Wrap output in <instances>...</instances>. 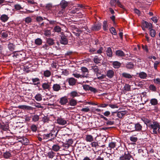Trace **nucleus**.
Returning <instances> with one entry per match:
<instances>
[{"mask_svg":"<svg viewBox=\"0 0 160 160\" xmlns=\"http://www.w3.org/2000/svg\"><path fill=\"white\" fill-rule=\"evenodd\" d=\"M150 30V35L152 37H154L156 35V31L154 29L151 28Z\"/></svg>","mask_w":160,"mask_h":160,"instance_id":"nucleus-47","label":"nucleus"},{"mask_svg":"<svg viewBox=\"0 0 160 160\" xmlns=\"http://www.w3.org/2000/svg\"><path fill=\"white\" fill-rule=\"evenodd\" d=\"M134 65L133 63L131 62H128L126 66V68L128 69H131L134 67Z\"/></svg>","mask_w":160,"mask_h":160,"instance_id":"nucleus-41","label":"nucleus"},{"mask_svg":"<svg viewBox=\"0 0 160 160\" xmlns=\"http://www.w3.org/2000/svg\"><path fill=\"white\" fill-rule=\"evenodd\" d=\"M150 102L152 105L155 106L158 104V101L156 99L152 98L151 99Z\"/></svg>","mask_w":160,"mask_h":160,"instance_id":"nucleus-36","label":"nucleus"},{"mask_svg":"<svg viewBox=\"0 0 160 160\" xmlns=\"http://www.w3.org/2000/svg\"><path fill=\"white\" fill-rule=\"evenodd\" d=\"M55 155L56 153L52 151H49L47 153V156L48 157L51 159L52 158L55 156Z\"/></svg>","mask_w":160,"mask_h":160,"instance_id":"nucleus-24","label":"nucleus"},{"mask_svg":"<svg viewBox=\"0 0 160 160\" xmlns=\"http://www.w3.org/2000/svg\"><path fill=\"white\" fill-rule=\"evenodd\" d=\"M139 76L141 78L145 79L147 77V74L144 72H141L139 73Z\"/></svg>","mask_w":160,"mask_h":160,"instance_id":"nucleus-37","label":"nucleus"},{"mask_svg":"<svg viewBox=\"0 0 160 160\" xmlns=\"http://www.w3.org/2000/svg\"><path fill=\"white\" fill-rule=\"evenodd\" d=\"M101 60V59L97 56H95L93 59L94 62L97 64L100 63Z\"/></svg>","mask_w":160,"mask_h":160,"instance_id":"nucleus-45","label":"nucleus"},{"mask_svg":"<svg viewBox=\"0 0 160 160\" xmlns=\"http://www.w3.org/2000/svg\"><path fill=\"white\" fill-rule=\"evenodd\" d=\"M110 31L114 35H116L117 34V32L114 28L112 27L110 28Z\"/></svg>","mask_w":160,"mask_h":160,"instance_id":"nucleus-58","label":"nucleus"},{"mask_svg":"<svg viewBox=\"0 0 160 160\" xmlns=\"http://www.w3.org/2000/svg\"><path fill=\"white\" fill-rule=\"evenodd\" d=\"M32 120L34 122H36L38 121L39 119V116L37 115H34L32 116Z\"/></svg>","mask_w":160,"mask_h":160,"instance_id":"nucleus-43","label":"nucleus"},{"mask_svg":"<svg viewBox=\"0 0 160 160\" xmlns=\"http://www.w3.org/2000/svg\"><path fill=\"white\" fill-rule=\"evenodd\" d=\"M67 81L70 86H73L75 85L77 80L73 78H71L67 79Z\"/></svg>","mask_w":160,"mask_h":160,"instance_id":"nucleus-10","label":"nucleus"},{"mask_svg":"<svg viewBox=\"0 0 160 160\" xmlns=\"http://www.w3.org/2000/svg\"><path fill=\"white\" fill-rule=\"evenodd\" d=\"M102 27L104 30L106 31L108 29V25L106 21H104L103 22Z\"/></svg>","mask_w":160,"mask_h":160,"instance_id":"nucleus-50","label":"nucleus"},{"mask_svg":"<svg viewBox=\"0 0 160 160\" xmlns=\"http://www.w3.org/2000/svg\"><path fill=\"white\" fill-rule=\"evenodd\" d=\"M109 148L110 149L114 148L116 146V143L111 142L109 144Z\"/></svg>","mask_w":160,"mask_h":160,"instance_id":"nucleus-53","label":"nucleus"},{"mask_svg":"<svg viewBox=\"0 0 160 160\" xmlns=\"http://www.w3.org/2000/svg\"><path fill=\"white\" fill-rule=\"evenodd\" d=\"M32 82L34 85H37L40 84V79L38 78H32Z\"/></svg>","mask_w":160,"mask_h":160,"instance_id":"nucleus-28","label":"nucleus"},{"mask_svg":"<svg viewBox=\"0 0 160 160\" xmlns=\"http://www.w3.org/2000/svg\"><path fill=\"white\" fill-rule=\"evenodd\" d=\"M114 72L112 70H109L107 72L106 76L109 78H112L114 76Z\"/></svg>","mask_w":160,"mask_h":160,"instance_id":"nucleus-14","label":"nucleus"},{"mask_svg":"<svg viewBox=\"0 0 160 160\" xmlns=\"http://www.w3.org/2000/svg\"><path fill=\"white\" fill-rule=\"evenodd\" d=\"M69 105L72 106H74L77 104V102L76 100L72 98L69 101Z\"/></svg>","mask_w":160,"mask_h":160,"instance_id":"nucleus-30","label":"nucleus"},{"mask_svg":"<svg viewBox=\"0 0 160 160\" xmlns=\"http://www.w3.org/2000/svg\"><path fill=\"white\" fill-rule=\"evenodd\" d=\"M159 123L158 122L153 120L149 126L148 128L152 130L151 133L152 134H157V130L159 127Z\"/></svg>","mask_w":160,"mask_h":160,"instance_id":"nucleus-2","label":"nucleus"},{"mask_svg":"<svg viewBox=\"0 0 160 160\" xmlns=\"http://www.w3.org/2000/svg\"><path fill=\"white\" fill-rule=\"evenodd\" d=\"M127 128L129 130L130 132L134 131L135 124L132 122L129 123L127 127Z\"/></svg>","mask_w":160,"mask_h":160,"instance_id":"nucleus-17","label":"nucleus"},{"mask_svg":"<svg viewBox=\"0 0 160 160\" xmlns=\"http://www.w3.org/2000/svg\"><path fill=\"white\" fill-rule=\"evenodd\" d=\"M52 89L54 91L58 92L61 89V87L60 84L57 83L54 84L52 86Z\"/></svg>","mask_w":160,"mask_h":160,"instance_id":"nucleus-15","label":"nucleus"},{"mask_svg":"<svg viewBox=\"0 0 160 160\" xmlns=\"http://www.w3.org/2000/svg\"><path fill=\"white\" fill-rule=\"evenodd\" d=\"M35 43L37 45H40L42 44V40L41 38H38L35 40Z\"/></svg>","mask_w":160,"mask_h":160,"instance_id":"nucleus-39","label":"nucleus"},{"mask_svg":"<svg viewBox=\"0 0 160 160\" xmlns=\"http://www.w3.org/2000/svg\"><path fill=\"white\" fill-rule=\"evenodd\" d=\"M106 54L108 56L111 57L112 56V52L111 48L108 47L107 48L106 50Z\"/></svg>","mask_w":160,"mask_h":160,"instance_id":"nucleus-31","label":"nucleus"},{"mask_svg":"<svg viewBox=\"0 0 160 160\" xmlns=\"http://www.w3.org/2000/svg\"><path fill=\"white\" fill-rule=\"evenodd\" d=\"M132 158L131 155L128 151L125 152L124 154L120 157V160H130Z\"/></svg>","mask_w":160,"mask_h":160,"instance_id":"nucleus-3","label":"nucleus"},{"mask_svg":"<svg viewBox=\"0 0 160 160\" xmlns=\"http://www.w3.org/2000/svg\"><path fill=\"white\" fill-rule=\"evenodd\" d=\"M35 98L37 101H40L42 100V95L39 93L38 94L35 96Z\"/></svg>","mask_w":160,"mask_h":160,"instance_id":"nucleus-44","label":"nucleus"},{"mask_svg":"<svg viewBox=\"0 0 160 160\" xmlns=\"http://www.w3.org/2000/svg\"><path fill=\"white\" fill-rule=\"evenodd\" d=\"M149 89L152 91H156V87L153 85H150L149 86Z\"/></svg>","mask_w":160,"mask_h":160,"instance_id":"nucleus-60","label":"nucleus"},{"mask_svg":"<svg viewBox=\"0 0 160 160\" xmlns=\"http://www.w3.org/2000/svg\"><path fill=\"white\" fill-rule=\"evenodd\" d=\"M90 89L89 90H90L91 92H93L94 93L97 92L98 91V90L96 88L92 87L90 86Z\"/></svg>","mask_w":160,"mask_h":160,"instance_id":"nucleus-63","label":"nucleus"},{"mask_svg":"<svg viewBox=\"0 0 160 160\" xmlns=\"http://www.w3.org/2000/svg\"><path fill=\"white\" fill-rule=\"evenodd\" d=\"M86 140L88 142H92L93 141V136L91 135H86Z\"/></svg>","mask_w":160,"mask_h":160,"instance_id":"nucleus-26","label":"nucleus"},{"mask_svg":"<svg viewBox=\"0 0 160 160\" xmlns=\"http://www.w3.org/2000/svg\"><path fill=\"white\" fill-rule=\"evenodd\" d=\"M46 42L47 43L49 46L52 45L54 43L53 39L51 38H47L46 40Z\"/></svg>","mask_w":160,"mask_h":160,"instance_id":"nucleus-29","label":"nucleus"},{"mask_svg":"<svg viewBox=\"0 0 160 160\" xmlns=\"http://www.w3.org/2000/svg\"><path fill=\"white\" fill-rule=\"evenodd\" d=\"M142 126L139 122H138L136 124H135L134 131L138 132L142 130Z\"/></svg>","mask_w":160,"mask_h":160,"instance_id":"nucleus-18","label":"nucleus"},{"mask_svg":"<svg viewBox=\"0 0 160 160\" xmlns=\"http://www.w3.org/2000/svg\"><path fill=\"white\" fill-rule=\"evenodd\" d=\"M91 145L92 147H94L96 148H98L99 147V145L98 142H92L91 143Z\"/></svg>","mask_w":160,"mask_h":160,"instance_id":"nucleus-56","label":"nucleus"},{"mask_svg":"<svg viewBox=\"0 0 160 160\" xmlns=\"http://www.w3.org/2000/svg\"><path fill=\"white\" fill-rule=\"evenodd\" d=\"M42 87L43 89L44 90H49L50 88V85L49 84V83L48 82H45L43 83L42 85Z\"/></svg>","mask_w":160,"mask_h":160,"instance_id":"nucleus-19","label":"nucleus"},{"mask_svg":"<svg viewBox=\"0 0 160 160\" xmlns=\"http://www.w3.org/2000/svg\"><path fill=\"white\" fill-rule=\"evenodd\" d=\"M130 139L131 141L134 142H135L137 141L138 138L137 137H135L134 136L132 135L130 137Z\"/></svg>","mask_w":160,"mask_h":160,"instance_id":"nucleus-55","label":"nucleus"},{"mask_svg":"<svg viewBox=\"0 0 160 160\" xmlns=\"http://www.w3.org/2000/svg\"><path fill=\"white\" fill-rule=\"evenodd\" d=\"M44 35L47 37H49L51 35V30L48 29H46L44 31Z\"/></svg>","mask_w":160,"mask_h":160,"instance_id":"nucleus-35","label":"nucleus"},{"mask_svg":"<svg viewBox=\"0 0 160 160\" xmlns=\"http://www.w3.org/2000/svg\"><path fill=\"white\" fill-rule=\"evenodd\" d=\"M83 6L82 5L78 4L77 8H75V9L72 10V13H78L79 14V12H78L81 10V9L83 8Z\"/></svg>","mask_w":160,"mask_h":160,"instance_id":"nucleus-13","label":"nucleus"},{"mask_svg":"<svg viewBox=\"0 0 160 160\" xmlns=\"http://www.w3.org/2000/svg\"><path fill=\"white\" fill-rule=\"evenodd\" d=\"M143 121L144 122V123L147 126L149 127V126L151 124L152 121L147 119V118H144L142 119Z\"/></svg>","mask_w":160,"mask_h":160,"instance_id":"nucleus-33","label":"nucleus"},{"mask_svg":"<svg viewBox=\"0 0 160 160\" xmlns=\"http://www.w3.org/2000/svg\"><path fill=\"white\" fill-rule=\"evenodd\" d=\"M11 154L9 152L6 151L3 154V157L6 158H9L11 156Z\"/></svg>","mask_w":160,"mask_h":160,"instance_id":"nucleus-42","label":"nucleus"},{"mask_svg":"<svg viewBox=\"0 0 160 160\" xmlns=\"http://www.w3.org/2000/svg\"><path fill=\"white\" fill-rule=\"evenodd\" d=\"M45 19H46L47 20H48L49 22V23L50 24L54 25V24H56V23L57 22L56 21L54 20H49L48 19H47L46 18L44 17Z\"/></svg>","mask_w":160,"mask_h":160,"instance_id":"nucleus-61","label":"nucleus"},{"mask_svg":"<svg viewBox=\"0 0 160 160\" xmlns=\"http://www.w3.org/2000/svg\"><path fill=\"white\" fill-rule=\"evenodd\" d=\"M54 30L56 32H60L61 31V28L59 26H57L54 28Z\"/></svg>","mask_w":160,"mask_h":160,"instance_id":"nucleus-52","label":"nucleus"},{"mask_svg":"<svg viewBox=\"0 0 160 160\" xmlns=\"http://www.w3.org/2000/svg\"><path fill=\"white\" fill-rule=\"evenodd\" d=\"M81 32V31L79 29H77L73 31V33L76 36H80Z\"/></svg>","mask_w":160,"mask_h":160,"instance_id":"nucleus-38","label":"nucleus"},{"mask_svg":"<svg viewBox=\"0 0 160 160\" xmlns=\"http://www.w3.org/2000/svg\"><path fill=\"white\" fill-rule=\"evenodd\" d=\"M81 70L82 73V77L87 78L88 76V68L85 67H82L81 68Z\"/></svg>","mask_w":160,"mask_h":160,"instance_id":"nucleus-4","label":"nucleus"},{"mask_svg":"<svg viewBox=\"0 0 160 160\" xmlns=\"http://www.w3.org/2000/svg\"><path fill=\"white\" fill-rule=\"evenodd\" d=\"M60 5L61 6V7L62 8L64 9L67 6L68 3L67 2H65V1H62L60 3Z\"/></svg>","mask_w":160,"mask_h":160,"instance_id":"nucleus-46","label":"nucleus"},{"mask_svg":"<svg viewBox=\"0 0 160 160\" xmlns=\"http://www.w3.org/2000/svg\"><path fill=\"white\" fill-rule=\"evenodd\" d=\"M127 110L121 111L117 112V116L119 118H122L128 113Z\"/></svg>","mask_w":160,"mask_h":160,"instance_id":"nucleus-11","label":"nucleus"},{"mask_svg":"<svg viewBox=\"0 0 160 160\" xmlns=\"http://www.w3.org/2000/svg\"><path fill=\"white\" fill-rule=\"evenodd\" d=\"M56 121L58 124L61 125H65L67 123V122L66 120H65L63 118H58L57 119Z\"/></svg>","mask_w":160,"mask_h":160,"instance_id":"nucleus-9","label":"nucleus"},{"mask_svg":"<svg viewBox=\"0 0 160 160\" xmlns=\"http://www.w3.org/2000/svg\"><path fill=\"white\" fill-rule=\"evenodd\" d=\"M31 128L33 132H35L37 130V127L34 124H32L31 125Z\"/></svg>","mask_w":160,"mask_h":160,"instance_id":"nucleus-59","label":"nucleus"},{"mask_svg":"<svg viewBox=\"0 0 160 160\" xmlns=\"http://www.w3.org/2000/svg\"><path fill=\"white\" fill-rule=\"evenodd\" d=\"M68 98L67 96H65L60 98L59 101L60 104L62 105H64L68 103Z\"/></svg>","mask_w":160,"mask_h":160,"instance_id":"nucleus-5","label":"nucleus"},{"mask_svg":"<svg viewBox=\"0 0 160 160\" xmlns=\"http://www.w3.org/2000/svg\"><path fill=\"white\" fill-rule=\"evenodd\" d=\"M9 19V17L6 14L2 15L0 18V19L2 22H5L8 21Z\"/></svg>","mask_w":160,"mask_h":160,"instance_id":"nucleus-20","label":"nucleus"},{"mask_svg":"<svg viewBox=\"0 0 160 160\" xmlns=\"http://www.w3.org/2000/svg\"><path fill=\"white\" fill-rule=\"evenodd\" d=\"M122 76L125 78L128 79H130L132 78V75L126 72L122 73Z\"/></svg>","mask_w":160,"mask_h":160,"instance_id":"nucleus-21","label":"nucleus"},{"mask_svg":"<svg viewBox=\"0 0 160 160\" xmlns=\"http://www.w3.org/2000/svg\"><path fill=\"white\" fill-rule=\"evenodd\" d=\"M70 96L72 98H74L75 97H78L79 96V94L76 91H72L69 93Z\"/></svg>","mask_w":160,"mask_h":160,"instance_id":"nucleus-22","label":"nucleus"},{"mask_svg":"<svg viewBox=\"0 0 160 160\" xmlns=\"http://www.w3.org/2000/svg\"><path fill=\"white\" fill-rule=\"evenodd\" d=\"M111 156L110 154L106 153V156H105L104 158H103L104 160H112L110 158Z\"/></svg>","mask_w":160,"mask_h":160,"instance_id":"nucleus-54","label":"nucleus"},{"mask_svg":"<svg viewBox=\"0 0 160 160\" xmlns=\"http://www.w3.org/2000/svg\"><path fill=\"white\" fill-rule=\"evenodd\" d=\"M44 19H45L44 18L41 16H37L36 18V21L38 23L41 22Z\"/></svg>","mask_w":160,"mask_h":160,"instance_id":"nucleus-49","label":"nucleus"},{"mask_svg":"<svg viewBox=\"0 0 160 160\" xmlns=\"http://www.w3.org/2000/svg\"><path fill=\"white\" fill-rule=\"evenodd\" d=\"M9 32L5 30H2L0 33V37L1 39H6L8 37Z\"/></svg>","mask_w":160,"mask_h":160,"instance_id":"nucleus-6","label":"nucleus"},{"mask_svg":"<svg viewBox=\"0 0 160 160\" xmlns=\"http://www.w3.org/2000/svg\"><path fill=\"white\" fill-rule=\"evenodd\" d=\"M58 132L57 130L53 129L49 133L44 134L42 136L43 139H48L49 140L52 141L56 137Z\"/></svg>","mask_w":160,"mask_h":160,"instance_id":"nucleus-1","label":"nucleus"},{"mask_svg":"<svg viewBox=\"0 0 160 160\" xmlns=\"http://www.w3.org/2000/svg\"><path fill=\"white\" fill-rule=\"evenodd\" d=\"M60 148V147L57 144H54L52 146V150L55 152L58 151Z\"/></svg>","mask_w":160,"mask_h":160,"instance_id":"nucleus-34","label":"nucleus"},{"mask_svg":"<svg viewBox=\"0 0 160 160\" xmlns=\"http://www.w3.org/2000/svg\"><path fill=\"white\" fill-rule=\"evenodd\" d=\"M21 55V54H20L19 52L15 53L13 54L12 56L13 57L14 59L18 58L19 59H20L19 58Z\"/></svg>","mask_w":160,"mask_h":160,"instance_id":"nucleus-51","label":"nucleus"},{"mask_svg":"<svg viewBox=\"0 0 160 160\" xmlns=\"http://www.w3.org/2000/svg\"><path fill=\"white\" fill-rule=\"evenodd\" d=\"M116 56L120 57H123L125 55L124 53L120 50L116 51Z\"/></svg>","mask_w":160,"mask_h":160,"instance_id":"nucleus-23","label":"nucleus"},{"mask_svg":"<svg viewBox=\"0 0 160 160\" xmlns=\"http://www.w3.org/2000/svg\"><path fill=\"white\" fill-rule=\"evenodd\" d=\"M43 75L46 77H49L51 75V72L48 70H46L44 72Z\"/></svg>","mask_w":160,"mask_h":160,"instance_id":"nucleus-40","label":"nucleus"},{"mask_svg":"<svg viewBox=\"0 0 160 160\" xmlns=\"http://www.w3.org/2000/svg\"><path fill=\"white\" fill-rule=\"evenodd\" d=\"M8 129V127L7 125L3 123H0V130H2L4 131H6Z\"/></svg>","mask_w":160,"mask_h":160,"instance_id":"nucleus-32","label":"nucleus"},{"mask_svg":"<svg viewBox=\"0 0 160 160\" xmlns=\"http://www.w3.org/2000/svg\"><path fill=\"white\" fill-rule=\"evenodd\" d=\"M101 24L98 23L93 25L92 27V29L93 30L98 31L101 28Z\"/></svg>","mask_w":160,"mask_h":160,"instance_id":"nucleus-16","label":"nucleus"},{"mask_svg":"<svg viewBox=\"0 0 160 160\" xmlns=\"http://www.w3.org/2000/svg\"><path fill=\"white\" fill-rule=\"evenodd\" d=\"M142 25L143 27L146 28H148L149 29H151L152 28V25L151 23H148L145 21H143L142 23Z\"/></svg>","mask_w":160,"mask_h":160,"instance_id":"nucleus-12","label":"nucleus"},{"mask_svg":"<svg viewBox=\"0 0 160 160\" xmlns=\"http://www.w3.org/2000/svg\"><path fill=\"white\" fill-rule=\"evenodd\" d=\"M108 106L111 108L114 109L115 108H118V107L117 105L116 104H109Z\"/></svg>","mask_w":160,"mask_h":160,"instance_id":"nucleus-64","label":"nucleus"},{"mask_svg":"<svg viewBox=\"0 0 160 160\" xmlns=\"http://www.w3.org/2000/svg\"><path fill=\"white\" fill-rule=\"evenodd\" d=\"M60 42L62 44H67L68 43V41L67 37L64 35H62L61 36Z\"/></svg>","mask_w":160,"mask_h":160,"instance_id":"nucleus-8","label":"nucleus"},{"mask_svg":"<svg viewBox=\"0 0 160 160\" xmlns=\"http://www.w3.org/2000/svg\"><path fill=\"white\" fill-rule=\"evenodd\" d=\"M24 21L26 23L28 24L31 22L32 19L30 17H27L25 18Z\"/></svg>","mask_w":160,"mask_h":160,"instance_id":"nucleus-57","label":"nucleus"},{"mask_svg":"<svg viewBox=\"0 0 160 160\" xmlns=\"http://www.w3.org/2000/svg\"><path fill=\"white\" fill-rule=\"evenodd\" d=\"M94 73L96 74L97 77V78L98 79L101 80L105 78L106 77L105 75L103 74H101V71L99 69L98 70V71H96Z\"/></svg>","mask_w":160,"mask_h":160,"instance_id":"nucleus-7","label":"nucleus"},{"mask_svg":"<svg viewBox=\"0 0 160 160\" xmlns=\"http://www.w3.org/2000/svg\"><path fill=\"white\" fill-rule=\"evenodd\" d=\"M8 47L9 50L10 51H13L15 49V45L13 43L9 42Z\"/></svg>","mask_w":160,"mask_h":160,"instance_id":"nucleus-27","label":"nucleus"},{"mask_svg":"<svg viewBox=\"0 0 160 160\" xmlns=\"http://www.w3.org/2000/svg\"><path fill=\"white\" fill-rule=\"evenodd\" d=\"M124 90L126 91H131V86L128 84H126L124 87Z\"/></svg>","mask_w":160,"mask_h":160,"instance_id":"nucleus-48","label":"nucleus"},{"mask_svg":"<svg viewBox=\"0 0 160 160\" xmlns=\"http://www.w3.org/2000/svg\"><path fill=\"white\" fill-rule=\"evenodd\" d=\"M112 65L113 67L115 68H118L120 67L121 64L118 61H115L113 62Z\"/></svg>","mask_w":160,"mask_h":160,"instance_id":"nucleus-25","label":"nucleus"},{"mask_svg":"<svg viewBox=\"0 0 160 160\" xmlns=\"http://www.w3.org/2000/svg\"><path fill=\"white\" fill-rule=\"evenodd\" d=\"M91 69L93 70L94 72L98 71V70L99 69L98 67L97 66H92Z\"/></svg>","mask_w":160,"mask_h":160,"instance_id":"nucleus-62","label":"nucleus"}]
</instances>
